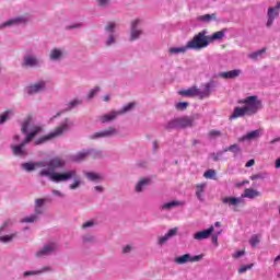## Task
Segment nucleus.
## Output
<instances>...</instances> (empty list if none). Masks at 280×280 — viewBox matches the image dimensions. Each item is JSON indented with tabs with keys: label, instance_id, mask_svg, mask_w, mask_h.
Wrapping results in <instances>:
<instances>
[{
	"label": "nucleus",
	"instance_id": "obj_1",
	"mask_svg": "<svg viewBox=\"0 0 280 280\" xmlns=\"http://www.w3.org/2000/svg\"><path fill=\"white\" fill-rule=\"evenodd\" d=\"M67 165V161L60 156L51 158L48 161V168H43L39 172V176H48L52 183H67L74 178V182L69 185V189L75 190L82 185V182L78 177V171L70 170L62 173L56 172V170H62Z\"/></svg>",
	"mask_w": 280,
	"mask_h": 280
},
{
	"label": "nucleus",
	"instance_id": "obj_2",
	"mask_svg": "<svg viewBox=\"0 0 280 280\" xmlns=\"http://www.w3.org/2000/svg\"><path fill=\"white\" fill-rule=\"evenodd\" d=\"M237 104H244L243 107H235L230 119H238V117H253V115H257L259 110L264 108L261 105V101L257 97V95L247 96L246 98L240 100Z\"/></svg>",
	"mask_w": 280,
	"mask_h": 280
},
{
	"label": "nucleus",
	"instance_id": "obj_3",
	"mask_svg": "<svg viewBox=\"0 0 280 280\" xmlns=\"http://www.w3.org/2000/svg\"><path fill=\"white\" fill-rule=\"evenodd\" d=\"M32 124V116H27L24 122L22 124L21 132L22 135H26V138L18 145H11L12 152L15 156H27V150H25V145L31 143V141L43 130V127L35 126L31 132L27 133V128Z\"/></svg>",
	"mask_w": 280,
	"mask_h": 280
},
{
	"label": "nucleus",
	"instance_id": "obj_4",
	"mask_svg": "<svg viewBox=\"0 0 280 280\" xmlns=\"http://www.w3.org/2000/svg\"><path fill=\"white\" fill-rule=\"evenodd\" d=\"M203 90L198 89L196 85L191 86L188 90H182L178 92L179 95L184 97H199V100H205L211 96V93L218 89V83L213 80L205 83Z\"/></svg>",
	"mask_w": 280,
	"mask_h": 280
},
{
	"label": "nucleus",
	"instance_id": "obj_5",
	"mask_svg": "<svg viewBox=\"0 0 280 280\" xmlns=\"http://www.w3.org/2000/svg\"><path fill=\"white\" fill-rule=\"evenodd\" d=\"M187 45L188 49H192L195 51L209 47V36H207V31L199 32L187 43Z\"/></svg>",
	"mask_w": 280,
	"mask_h": 280
},
{
	"label": "nucleus",
	"instance_id": "obj_6",
	"mask_svg": "<svg viewBox=\"0 0 280 280\" xmlns=\"http://www.w3.org/2000/svg\"><path fill=\"white\" fill-rule=\"evenodd\" d=\"M194 126V118L189 116H183L171 119L165 128L166 130H180L183 128H191Z\"/></svg>",
	"mask_w": 280,
	"mask_h": 280
},
{
	"label": "nucleus",
	"instance_id": "obj_7",
	"mask_svg": "<svg viewBox=\"0 0 280 280\" xmlns=\"http://www.w3.org/2000/svg\"><path fill=\"white\" fill-rule=\"evenodd\" d=\"M68 130H69V124L65 122L58 126L52 132L36 140V145H40V143H45V141L56 139V137H62V135H65V132H67Z\"/></svg>",
	"mask_w": 280,
	"mask_h": 280
},
{
	"label": "nucleus",
	"instance_id": "obj_8",
	"mask_svg": "<svg viewBox=\"0 0 280 280\" xmlns=\"http://www.w3.org/2000/svg\"><path fill=\"white\" fill-rule=\"evenodd\" d=\"M89 156H91V159H102V152L95 151V149L83 150L73 155L72 161H74V163H82V161H85Z\"/></svg>",
	"mask_w": 280,
	"mask_h": 280
},
{
	"label": "nucleus",
	"instance_id": "obj_9",
	"mask_svg": "<svg viewBox=\"0 0 280 280\" xmlns=\"http://www.w3.org/2000/svg\"><path fill=\"white\" fill-rule=\"evenodd\" d=\"M205 255L191 256L190 254H184L183 256H178L174 259L175 264L178 266H183L184 264H194L196 261H201Z\"/></svg>",
	"mask_w": 280,
	"mask_h": 280
},
{
	"label": "nucleus",
	"instance_id": "obj_10",
	"mask_svg": "<svg viewBox=\"0 0 280 280\" xmlns=\"http://www.w3.org/2000/svg\"><path fill=\"white\" fill-rule=\"evenodd\" d=\"M23 170L25 172H34L35 170H42L43 167H47L46 170H49V160L47 162L39 161V162H28L22 164Z\"/></svg>",
	"mask_w": 280,
	"mask_h": 280
},
{
	"label": "nucleus",
	"instance_id": "obj_11",
	"mask_svg": "<svg viewBox=\"0 0 280 280\" xmlns=\"http://www.w3.org/2000/svg\"><path fill=\"white\" fill-rule=\"evenodd\" d=\"M280 2L277 3L276 7H270L267 11V27H272V23H275V19L279 16Z\"/></svg>",
	"mask_w": 280,
	"mask_h": 280
},
{
	"label": "nucleus",
	"instance_id": "obj_12",
	"mask_svg": "<svg viewBox=\"0 0 280 280\" xmlns=\"http://www.w3.org/2000/svg\"><path fill=\"white\" fill-rule=\"evenodd\" d=\"M141 36V20L136 19L131 22L130 40H137Z\"/></svg>",
	"mask_w": 280,
	"mask_h": 280
},
{
	"label": "nucleus",
	"instance_id": "obj_13",
	"mask_svg": "<svg viewBox=\"0 0 280 280\" xmlns=\"http://www.w3.org/2000/svg\"><path fill=\"white\" fill-rule=\"evenodd\" d=\"M114 135H117V129L109 127L103 131L95 132L90 137V139H100L104 137H114Z\"/></svg>",
	"mask_w": 280,
	"mask_h": 280
},
{
	"label": "nucleus",
	"instance_id": "obj_14",
	"mask_svg": "<svg viewBox=\"0 0 280 280\" xmlns=\"http://www.w3.org/2000/svg\"><path fill=\"white\" fill-rule=\"evenodd\" d=\"M222 202L229 207H238V205H244V199L242 197H224Z\"/></svg>",
	"mask_w": 280,
	"mask_h": 280
},
{
	"label": "nucleus",
	"instance_id": "obj_15",
	"mask_svg": "<svg viewBox=\"0 0 280 280\" xmlns=\"http://www.w3.org/2000/svg\"><path fill=\"white\" fill-rule=\"evenodd\" d=\"M119 112L118 110H112L108 114L100 116V121L101 124H108L109 121H115L117 117H119Z\"/></svg>",
	"mask_w": 280,
	"mask_h": 280
},
{
	"label": "nucleus",
	"instance_id": "obj_16",
	"mask_svg": "<svg viewBox=\"0 0 280 280\" xmlns=\"http://www.w3.org/2000/svg\"><path fill=\"white\" fill-rule=\"evenodd\" d=\"M45 81H39L27 88V93L34 95L35 93H40L45 89Z\"/></svg>",
	"mask_w": 280,
	"mask_h": 280
},
{
	"label": "nucleus",
	"instance_id": "obj_17",
	"mask_svg": "<svg viewBox=\"0 0 280 280\" xmlns=\"http://www.w3.org/2000/svg\"><path fill=\"white\" fill-rule=\"evenodd\" d=\"M57 246L54 243L45 245L39 252L36 253V257H45V255H49V253H54Z\"/></svg>",
	"mask_w": 280,
	"mask_h": 280
},
{
	"label": "nucleus",
	"instance_id": "obj_18",
	"mask_svg": "<svg viewBox=\"0 0 280 280\" xmlns=\"http://www.w3.org/2000/svg\"><path fill=\"white\" fill-rule=\"evenodd\" d=\"M242 74V70L234 69L228 72H221L219 75L220 78H224L225 80H234V78H240Z\"/></svg>",
	"mask_w": 280,
	"mask_h": 280
},
{
	"label": "nucleus",
	"instance_id": "obj_19",
	"mask_svg": "<svg viewBox=\"0 0 280 280\" xmlns=\"http://www.w3.org/2000/svg\"><path fill=\"white\" fill-rule=\"evenodd\" d=\"M214 230H215V228H213V225H211L208 230L197 232L194 235V237L196 240H208V237H211V233H213Z\"/></svg>",
	"mask_w": 280,
	"mask_h": 280
},
{
	"label": "nucleus",
	"instance_id": "obj_20",
	"mask_svg": "<svg viewBox=\"0 0 280 280\" xmlns=\"http://www.w3.org/2000/svg\"><path fill=\"white\" fill-rule=\"evenodd\" d=\"M261 196V192L258 190H255L253 188H246L244 194L241 195V198L244 200V198H249V200H254V198H259Z\"/></svg>",
	"mask_w": 280,
	"mask_h": 280
},
{
	"label": "nucleus",
	"instance_id": "obj_21",
	"mask_svg": "<svg viewBox=\"0 0 280 280\" xmlns=\"http://www.w3.org/2000/svg\"><path fill=\"white\" fill-rule=\"evenodd\" d=\"M38 65V58L27 55L24 57V61L22 63V67H37Z\"/></svg>",
	"mask_w": 280,
	"mask_h": 280
},
{
	"label": "nucleus",
	"instance_id": "obj_22",
	"mask_svg": "<svg viewBox=\"0 0 280 280\" xmlns=\"http://www.w3.org/2000/svg\"><path fill=\"white\" fill-rule=\"evenodd\" d=\"M20 23H25V19L15 18V19L9 20L0 25V30H3V27H12V25H20Z\"/></svg>",
	"mask_w": 280,
	"mask_h": 280
},
{
	"label": "nucleus",
	"instance_id": "obj_23",
	"mask_svg": "<svg viewBox=\"0 0 280 280\" xmlns=\"http://www.w3.org/2000/svg\"><path fill=\"white\" fill-rule=\"evenodd\" d=\"M205 189H207V184H198L196 186V197L200 202H205V197L202 196L205 194Z\"/></svg>",
	"mask_w": 280,
	"mask_h": 280
},
{
	"label": "nucleus",
	"instance_id": "obj_24",
	"mask_svg": "<svg viewBox=\"0 0 280 280\" xmlns=\"http://www.w3.org/2000/svg\"><path fill=\"white\" fill-rule=\"evenodd\" d=\"M260 132L259 130H254L248 132L247 135L241 138V141H250L253 139H259Z\"/></svg>",
	"mask_w": 280,
	"mask_h": 280
},
{
	"label": "nucleus",
	"instance_id": "obj_25",
	"mask_svg": "<svg viewBox=\"0 0 280 280\" xmlns=\"http://www.w3.org/2000/svg\"><path fill=\"white\" fill-rule=\"evenodd\" d=\"M136 106H137V103L131 102V103L125 105L121 109H119L118 114L126 115V113H131V110H135Z\"/></svg>",
	"mask_w": 280,
	"mask_h": 280
},
{
	"label": "nucleus",
	"instance_id": "obj_26",
	"mask_svg": "<svg viewBox=\"0 0 280 280\" xmlns=\"http://www.w3.org/2000/svg\"><path fill=\"white\" fill-rule=\"evenodd\" d=\"M187 50H189L188 44H186L185 46L182 47H172L170 48V54H185Z\"/></svg>",
	"mask_w": 280,
	"mask_h": 280
},
{
	"label": "nucleus",
	"instance_id": "obj_27",
	"mask_svg": "<svg viewBox=\"0 0 280 280\" xmlns=\"http://www.w3.org/2000/svg\"><path fill=\"white\" fill-rule=\"evenodd\" d=\"M174 207H185V201H170L162 206V209H172Z\"/></svg>",
	"mask_w": 280,
	"mask_h": 280
},
{
	"label": "nucleus",
	"instance_id": "obj_28",
	"mask_svg": "<svg viewBox=\"0 0 280 280\" xmlns=\"http://www.w3.org/2000/svg\"><path fill=\"white\" fill-rule=\"evenodd\" d=\"M19 237V233H13V234H10V235H3V236H0V242H2V244H9V242H12V240Z\"/></svg>",
	"mask_w": 280,
	"mask_h": 280
},
{
	"label": "nucleus",
	"instance_id": "obj_29",
	"mask_svg": "<svg viewBox=\"0 0 280 280\" xmlns=\"http://www.w3.org/2000/svg\"><path fill=\"white\" fill-rule=\"evenodd\" d=\"M217 15L215 13L212 14H205L198 18V21H202L203 23H211V21H215Z\"/></svg>",
	"mask_w": 280,
	"mask_h": 280
},
{
	"label": "nucleus",
	"instance_id": "obj_30",
	"mask_svg": "<svg viewBox=\"0 0 280 280\" xmlns=\"http://www.w3.org/2000/svg\"><path fill=\"white\" fill-rule=\"evenodd\" d=\"M85 176L89 180H92L93 183L97 180H102V175L93 172L85 173Z\"/></svg>",
	"mask_w": 280,
	"mask_h": 280
},
{
	"label": "nucleus",
	"instance_id": "obj_31",
	"mask_svg": "<svg viewBox=\"0 0 280 280\" xmlns=\"http://www.w3.org/2000/svg\"><path fill=\"white\" fill-rule=\"evenodd\" d=\"M62 57V51L58 48H55L50 51V60H59Z\"/></svg>",
	"mask_w": 280,
	"mask_h": 280
},
{
	"label": "nucleus",
	"instance_id": "obj_32",
	"mask_svg": "<svg viewBox=\"0 0 280 280\" xmlns=\"http://www.w3.org/2000/svg\"><path fill=\"white\" fill-rule=\"evenodd\" d=\"M224 31H219V32H215L214 34H212L210 37H209V42L210 40H222V38H224Z\"/></svg>",
	"mask_w": 280,
	"mask_h": 280
},
{
	"label": "nucleus",
	"instance_id": "obj_33",
	"mask_svg": "<svg viewBox=\"0 0 280 280\" xmlns=\"http://www.w3.org/2000/svg\"><path fill=\"white\" fill-rule=\"evenodd\" d=\"M51 270V267H44L43 270L39 271H25L24 277H31V275H42V272H47Z\"/></svg>",
	"mask_w": 280,
	"mask_h": 280
},
{
	"label": "nucleus",
	"instance_id": "obj_34",
	"mask_svg": "<svg viewBox=\"0 0 280 280\" xmlns=\"http://www.w3.org/2000/svg\"><path fill=\"white\" fill-rule=\"evenodd\" d=\"M224 152H233L234 154H237L238 152H242V149H240V145L232 144L229 148L224 149Z\"/></svg>",
	"mask_w": 280,
	"mask_h": 280
},
{
	"label": "nucleus",
	"instance_id": "obj_35",
	"mask_svg": "<svg viewBox=\"0 0 280 280\" xmlns=\"http://www.w3.org/2000/svg\"><path fill=\"white\" fill-rule=\"evenodd\" d=\"M10 115H12V110H7L5 113L0 115V124H5L8 119L10 118Z\"/></svg>",
	"mask_w": 280,
	"mask_h": 280
},
{
	"label": "nucleus",
	"instance_id": "obj_36",
	"mask_svg": "<svg viewBox=\"0 0 280 280\" xmlns=\"http://www.w3.org/2000/svg\"><path fill=\"white\" fill-rule=\"evenodd\" d=\"M266 176H268L267 173H257L255 175H252L249 178H250V180H264V178H266Z\"/></svg>",
	"mask_w": 280,
	"mask_h": 280
},
{
	"label": "nucleus",
	"instance_id": "obj_37",
	"mask_svg": "<svg viewBox=\"0 0 280 280\" xmlns=\"http://www.w3.org/2000/svg\"><path fill=\"white\" fill-rule=\"evenodd\" d=\"M259 242H260V240L257 234H254L249 240V244H250L252 248H255L257 246V244H259Z\"/></svg>",
	"mask_w": 280,
	"mask_h": 280
},
{
	"label": "nucleus",
	"instance_id": "obj_38",
	"mask_svg": "<svg viewBox=\"0 0 280 280\" xmlns=\"http://www.w3.org/2000/svg\"><path fill=\"white\" fill-rule=\"evenodd\" d=\"M187 106H189V103L187 102H179L175 104L176 110H187Z\"/></svg>",
	"mask_w": 280,
	"mask_h": 280
},
{
	"label": "nucleus",
	"instance_id": "obj_39",
	"mask_svg": "<svg viewBox=\"0 0 280 280\" xmlns=\"http://www.w3.org/2000/svg\"><path fill=\"white\" fill-rule=\"evenodd\" d=\"M208 137L210 139H217V137H222V131H220V130H211V131H209Z\"/></svg>",
	"mask_w": 280,
	"mask_h": 280
},
{
	"label": "nucleus",
	"instance_id": "obj_40",
	"mask_svg": "<svg viewBox=\"0 0 280 280\" xmlns=\"http://www.w3.org/2000/svg\"><path fill=\"white\" fill-rule=\"evenodd\" d=\"M261 54H266V48H262L256 52H253L252 55H249V58H252L253 60H257V58H259Z\"/></svg>",
	"mask_w": 280,
	"mask_h": 280
},
{
	"label": "nucleus",
	"instance_id": "obj_41",
	"mask_svg": "<svg viewBox=\"0 0 280 280\" xmlns=\"http://www.w3.org/2000/svg\"><path fill=\"white\" fill-rule=\"evenodd\" d=\"M36 220H38V218L36 215H31V217H26L24 219L21 220L22 223H32V222H36Z\"/></svg>",
	"mask_w": 280,
	"mask_h": 280
},
{
	"label": "nucleus",
	"instance_id": "obj_42",
	"mask_svg": "<svg viewBox=\"0 0 280 280\" xmlns=\"http://www.w3.org/2000/svg\"><path fill=\"white\" fill-rule=\"evenodd\" d=\"M100 91H101L100 86H96L95 89L91 90L88 95L89 100H93V97H95V95H97Z\"/></svg>",
	"mask_w": 280,
	"mask_h": 280
},
{
	"label": "nucleus",
	"instance_id": "obj_43",
	"mask_svg": "<svg viewBox=\"0 0 280 280\" xmlns=\"http://www.w3.org/2000/svg\"><path fill=\"white\" fill-rule=\"evenodd\" d=\"M205 178H215V171L214 170H208L203 174Z\"/></svg>",
	"mask_w": 280,
	"mask_h": 280
},
{
	"label": "nucleus",
	"instance_id": "obj_44",
	"mask_svg": "<svg viewBox=\"0 0 280 280\" xmlns=\"http://www.w3.org/2000/svg\"><path fill=\"white\" fill-rule=\"evenodd\" d=\"M250 268H253V265H244L238 269V273L240 275H244V272H246L247 270H250Z\"/></svg>",
	"mask_w": 280,
	"mask_h": 280
},
{
	"label": "nucleus",
	"instance_id": "obj_45",
	"mask_svg": "<svg viewBox=\"0 0 280 280\" xmlns=\"http://www.w3.org/2000/svg\"><path fill=\"white\" fill-rule=\"evenodd\" d=\"M147 185H152V178L144 177L141 179V187H145Z\"/></svg>",
	"mask_w": 280,
	"mask_h": 280
},
{
	"label": "nucleus",
	"instance_id": "obj_46",
	"mask_svg": "<svg viewBox=\"0 0 280 280\" xmlns=\"http://www.w3.org/2000/svg\"><path fill=\"white\" fill-rule=\"evenodd\" d=\"M135 250V247H132V245H126L125 247H122V255H128V253Z\"/></svg>",
	"mask_w": 280,
	"mask_h": 280
},
{
	"label": "nucleus",
	"instance_id": "obj_47",
	"mask_svg": "<svg viewBox=\"0 0 280 280\" xmlns=\"http://www.w3.org/2000/svg\"><path fill=\"white\" fill-rule=\"evenodd\" d=\"M78 104H82V102H80L79 100H74V101L70 102L68 110H71V108H73V106H78Z\"/></svg>",
	"mask_w": 280,
	"mask_h": 280
},
{
	"label": "nucleus",
	"instance_id": "obj_48",
	"mask_svg": "<svg viewBox=\"0 0 280 280\" xmlns=\"http://www.w3.org/2000/svg\"><path fill=\"white\" fill-rule=\"evenodd\" d=\"M176 233H178V230H177L176 228H174V229H171V230L166 233V235H167L168 238H170V237H174V235H176Z\"/></svg>",
	"mask_w": 280,
	"mask_h": 280
},
{
	"label": "nucleus",
	"instance_id": "obj_49",
	"mask_svg": "<svg viewBox=\"0 0 280 280\" xmlns=\"http://www.w3.org/2000/svg\"><path fill=\"white\" fill-rule=\"evenodd\" d=\"M167 240H170V236L167 234H165L164 236L160 237L159 244L161 246H163V244H165V242H167Z\"/></svg>",
	"mask_w": 280,
	"mask_h": 280
},
{
	"label": "nucleus",
	"instance_id": "obj_50",
	"mask_svg": "<svg viewBox=\"0 0 280 280\" xmlns=\"http://www.w3.org/2000/svg\"><path fill=\"white\" fill-rule=\"evenodd\" d=\"M43 205H45V199H36L35 200V207H43Z\"/></svg>",
	"mask_w": 280,
	"mask_h": 280
},
{
	"label": "nucleus",
	"instance_id": "obj_51",
	"mask_svg": "<svg viewBox=\"0 0 280 280\" xmlns=\"http://www.w3.org/2000/svg\"><path fill=\"white\" fill-rule=\"evenodd\" d=\"M106 32H113L115 30V23H109L105 27Z\"/></svg>",
	"mask_w": 280,
	"mask_h": 280
},
{
	"label": "nucleus",
	"instance_id": "obj_52",
	"mask_svg": "<svg viewBox=\"0 0 280 280\" xmlns=\"http://www.w3.org/2000/svg\"><path fill=\"white\" fill-rule=\"evenodd\" d=\"M52 196H58L59 198H63L65 194H62L60 190L54 189L52 190Z\"/></svg>",
	"mask_w": 280,
	"mask_h": 280
},
{
	"label": "nucleus",
	"instance_id": "obj_53",
	"mask_svg": "<svg viewBox=\"0 0 280 280\" xmlns=\"http://www.w3.org/2000/svg\"><path fill=\"white\" fill-rule=\"evenodd\" d=\"M110 0H97V2H98V5H101V8H104L105 5H108V2H109Z\"/></svg>",
	"mask_w": 280,
	"mask_h": 280
},
{
	"label": "nucleus",
	"instance_id": "obj_54",
	"mask_svg": "<svg viewBox=\"0 0 280 280\" xmlns=\"http://www.w3.org/2000/svg\"><path fill=\"white\" fill-rule=\"evenodd\" d=\"M93 224H94L93 221H88V222L83 223L82 229H89V228L93 226Z\"/></svg>",
	"mask_w": 280,
	"mask_h": 280
},
{
	"label": "nucleus",
	"instance_id": "obj_55",
	"mask_svg": "<svg viewBox=\"0 0 280 280\" xmlns=\"http://www.w3.org/2000/svg\"><path fill=\"white\" fill-rule=\"evenodd\" d=\"M115 43V36L113 34L109 35V38L107 39L106 45H113Z\"/></svg>",
	"mask_w": 280,
	"mask_h": 280
},
{
	"label": "nucleus",
	"instance_id": "obj_56",
	"mask_svg": "<svg viewBox=\"0 0 280 280\" xmlns=\"http://www.w3.org/2000/svg\"><path fill=\"white\" fill-rule=\"evenodd\" d=\"M242 255H244V252L238 250L235 254H233V257H234V259H240V257H242Z\"/></svg>",
	"mask_w": 280,
	"mask_h": 280
},
{
	"label": "nucleus",
	"instance_id": "obj_57",
	"mask_svg": "<svg viewBox=\"0 0 280 280\" xmlns=\"http://www.w3.org/2000/svg\"><path fill=\"white\" fill-rule=\"evenodd\" d=\"M213 161H220V156H222V152H219L217 155L215 153L212 154Z\"/></svg>",
	"mask_w": 280,
	"mask_h": 280
},
{
	"label": "nucleus",
	"instance_id": "obj_58",
	"mask_svg": "<svg viewBox=\"0 0 280 280\" xmlns=\"http://www.w3.org/2000/svg\"><path fill=\"white\" fill-rule=\"evenodd\" d=\"M255 165V160H249L246 164L245 167H253Z\"/></svg>",
	"mask_w": 280,
	"mask_h": 280
},
{
	"label": "nucleus",
	"instance_id": "obj_59",
	"mask_svg": "<svg viewBox=\"0 0 280 280\" xmlns=\"http://www.w3.org/2000/svg\"><path fill=\"white\" fill-rule=\"evenodd\" d=\"M248 183H250V182H248V180H243V182H241V183H237V184H236V187H244V185H248Z\"/></svg>",
	"mask_w": 280,
	"mask_h": 280
},
{
	"label": "nucleus",
	"instance_id": "obj_60",
	"mask_svg": "<svg viewBox=\"0 0 280 280\" xmlns=\"http://www.w3.org/2000/svg\"><path fill=\"white\" fill-rule=\"evenodd\" d=\"M136 191L140 192L141 191V180H139L136 185Z\"/></svg>",
	"mask_w": 280,
	"mask_h": 280
},
{
	"label": "nucleus",
	"instance_id": "obj_61",
	"mask_svg": "<svg viewBox=\"0 0 280 280\" xmlns=\"http://www.w3.org/2000/svg\"><path fill=\"white\" fill-rule=\"evenodd\" d=\"M35 213L37 214L43 213V209H40V207H35Z\"/></svg>",
	"mask_w": 280,
	"mask_h": 280
},
{
	"label": "nucleus",
	"instance_id": "obj_62",
	"mask_svg": "<svg viewBox=\"0 0 280 280\" xmlns=\"http://www.w3.org/2000/svg\"><path fill=\"white\" fill-rule=\"evenodd\" d=\"M153 150H154V152H156V150H159V142H156V141L153 142Z\"/></svg>",
	"mask_w": 280,
	"mask_h": 280
},
{
	"label": "nucleus",
	"instance_id": "obj_63",
	"mask_svg": "<svg viewBox=\"0 0 280 280\" xmlns=\"http://www.w3.org/2000/svg\"><path fill=\"white\" fill-rule=\"evenodd\" d=\"M94 189L95 191H104V188L102 186H95Z\"/></svg>",
	"mask_w": 280,
	"mask_h": 280
},
{
	"label": "nucleus",
	"instance_id": "obj_64",
	"mask_svg": "<svg viewBox=\"0 0 280 280\" xmlns=\"http://www.w3.org/2000/svg\"><path fill=\"white\" fill-rule=\"evenodd\" d=\"M276 167L279 168L280 167V158L278 160H276Z\"/></svg>",
	"mask_w": 280,
	"mask_h": 280
}]
</instances>
